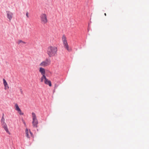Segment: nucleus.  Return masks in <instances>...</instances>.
I'll return each mask as SVG.
<instances>
[{
  "label": "nucleus",
  "mask_w": 149,
  "mask_h": 149,
  "mask_svg": "<svg viewBox=\"0 0 149 149\" xmlns=\"http://www.w3.org/2000/svg\"><path fill=\"white\" fill-rule=\"evenodd\" d=\"M57 51V47L50 46L47 49V54L49 57L53 56L56 54Z\"/></svg>",
  "instance_id": "nucleus-1"
},
{
  "label": "nucleus",
  "mask_w": 149,
  "mask_h": 149,
  "mask_svg": "<svg viewBox=\"0 0 149 149\" xmlns=\"http://www.w3.org/2000/svg\"><path fill=\"white\" fill-rule=\"evenodd\" d=\"M62 40L63 42V45L64 48L66 49L68 51L70 52L72 49L69 47L66 38L64 35H63L62 37Z\"/></svg>",
  "instance_id": "nucleus-2"
},
{
  "label": "nucleus",
  "mask_w": 149,
  "mask_h": 149,
  "mask_svg": "<svg viewBox=\"0 0 149 149\" xmlns=\"http://www.w3.org/2000/svg\"><path fill=\"white\" fill-rule=\"evenodd\" d=\"M32 114L33 117L32 124L34 127H36L38 123V120L36 118L35 113L33 112Z\"/></svg>",
  "instance_id": "nucleus-3"
},
{
  "label": "nucleus",
  "mask_w": 149,
  "mask_h": 149,
  "mask_svg": "<svg viewBox=\"0 0 149 149\" xmlns=\"http://www.w3.org/2000/svg\"><path fill=\"white\" fill-rule=\"evenodd\" d=\"M41 22L42 24H45L47 22V19L46 14H42L40 16Z\"/></svg>",
  "instance_id": "nucleus-4"
},
{
  "label": "nucleus",
  "mask_w": 149,
  "mask_h": 149,
  "mask_svg": "<svg viewBox=\"0 0 149 149\" xmlns=\"http://www.w3.org/2000/svg\"><path fill=\"white\" fill-rule=\"evenodd\" d=\"M1 125L2 127L4 128L6 132L9 134H10V133L8 128L7 126L6 123L5 122H3L2 123H1Z\"/></svg>",
  "instance_id": "nucleus-5"
},
{
  "label": "nucleus",
  "mask_w": 149,
  "mask_h": 149,
  "mask_svg": "<svg viewBox=\"0 0 149 149\" xmlns=\"http://www.w3.org/2000/svg\"><path fill=\"white\" fill-rule=\"evenodd\" d=\"M6 13L7 18L8 19V20L10 21L12 18L13 13L9 11H6Z\"/></svg>",
  "instance_id": "nucleus-6"
},
{
  "label": "nucleus",
  "mask_w": 149,
  "mask_h": 149,
  "mask_svg": "<svg viewBox=\"0 0 149 149\" xmlns=\"http://www.w3.org/2000/svg\"><path fill=\"white\" fill-rule=\"evenodd\" d=\"M45 83L47 85H48L49 86H51L52 85L51 82L49 80L47 79H46L45 80Z\"/></svg>",
  "instance_id": "nucleus-7"
},
{
  "label": "nucleus",
  "mask_w": 149,
  "mask_h": 149,
  "mask_svg": "<svg viewBox=\"0 0 149 149\" xmlns=\"http://www.w3.org/2000/svg\"><path fill=\"white\" fill-rule=\"evenodd\" d=\"M39 72L41 73L42 75L45 74V70L44 68L42 67L40 68Z\"/></svg>",
  "instance_id": "nucleus-8"
},
{
  "label": "nucleus",
  "mask_w": 149,
  "mask_h": 149,
  "mask_svg": "<svg viewBox=\"0 0 149 149\" xmlns=\"http://www.w3.org/2000/svg\"><path fill=\"white\" fill-rule=\"evenodd\" d=\"M40 66H42L43 67H45L47 66L48 65L47 64V63L45 62L44 61H43L39 65Z\"/></svg>",
  "instance_id": "nucleus-9"
},
{
  "label": "nucleus",
  "mask_w": 149,
  "mask_h": 149,
  "mask_svg": "<svg viewBox=\"0 0 149 149\" xmlns=\"http://www.w3.org/2000/svg\"><path fill=\"white\" fill-rule=\"evenodd\" d=\"M44 61L46 62L47 65H49L50 63V60L48 58H46L45 61Z\"/></svg>",
  "instance_id": "nucleus-10"
},
{
  "label": "nucleus",
  "mask_w": 149,
  "mask_h": 149,
  "mask_svg": "<svg viewBox=\"0 0 149 149\" xmlns=\"http://www.w3.org/2000/svg\"><path fill=\"white\" fill-rule=\"evenodd\" d=\"M3 80L4 85V86L5 87H6L8 85L7 83L4 79H3Z\"/></svg>",
  "instance_id": "nucleus-11"
},
{
  "label": "nucleus",
  "mask_w": 149,
  "mask_h": 149,
  "mask_svg": "<svg viewBox=\"0 0 149 149\" xmlns=\"http://www.w3.org/2000/svg\"><path fill=\"white\" fill-rule=\"evenodd\" d=\"M25 132H26V136L28 138H29V132H28V130L26 129V130H25Z\"/></svg>",
  "instance_id": "nucleus-12"
},
{
  "label": "nucleus",
  "mask_w": 149,
  "mask_h": 149,
  "mask_svg": "<svg viewBox=\"0 0 149 149\" xmlns=\"http://www.w3.org/2000/svg\"><path fill=\"white\" fill-rule=\"evenodd\" d=\"M15 106L16 107V109H15V110H17V111H19L20 110V109L19 107L18 106V105L17 104H15Z\"/></svg>",
  "instance_id": "nucleus-13"
},
{
  "label": "nucleus",
  "mask_w": 149,
  "mask_h": 149,
  "mask_svg": "<svg viewBox=\"0 0 149 149\" xmlns=\"http://www.w3.org/2000/svg\"><path fill=\"white\" fill-rule=\"evenodd\" d=\"M58 85L57 84H55L54 85V91L57 88V87L58 86Z\"/></svg>",
  "instance_id": "nucleus-14"
},
{
  "label": "nucleus",
  "mask_w": 149,
  "mask_h": 149,
  "mask_svg": "<svg viewBox=\"0 0 149 149\" xmlns=\"http://www.w3.org/2000/svg\"><path fill=\"white\" fill-rule=\"evenodd\" d=\"M42 75V76L41 77V79H44L45 80L46 79H47V78H46V77L45 75V74H43V75Z\"/></svg>",
  "instance_id": "nucleus-15"
},
{
  "label": "nucleus",
  "mask_w": 149,
  "mask_h": 149,
  "mask_svg": "<svg viewBox=\"0 0 149 149\" xmlns=\"http://www.w3.org/2000/svg\"><path fill=\"white\" fill-rule=\"evenodd\" d=\"M5 122V118L3 116H2V118L1 119V123H2L3 122Z\"/></svg>",
  "instance_id": "nucleus-16"
},
{
  "label": "nucleus",
  "mask_w": 149,
  "mask_h": 149,
  "mask_svg": "<svg viewBox=\"0 0 149 149\" xmlns=\"http://www.w3.org/2000/svg\"><path fill=\"white\" fill-rule=\"evenodd\" d=\"M18 111V112L19 114L20 115H23L24 113H22L21 110L20 109L19 111Z\"/></svg>",
  "instance_id": "nucleus-17"
},
{
  "label": "nucleus",
  "mask_w": 149,
  "mask_h": 149,
  "mask_svg": "<svg viewBox=\"0 0 149 149\" xmlns=\"http://www.w3.org/2000/svg\"><path fill=\"white\" fill-rule=\"evenodd\" d=\"M23 41H22V40H18V41L17 42V43L19 44H20L21 43H22Z\"/></svg>",
  "instance_id": "nucleus-18"
},
{
  "label": "nucleus",
  "mask_w": 149,
  "mask_h": 149,
  "mask_svg": "<svg viewBox=\"0 0 149 149\" xmlns=\"http://www.w3.org/2000/svg\"><path fill=\"white\" fill-rule=\"evenodd\" d=\"M26 16L27 17H28L29 16H28V13H27L26 14Z\"/></svg>",
  "instance_id": "nucleus-19"
},
{
  "label": "nucleus",
  "mask_w": 149,
  "mask_h": 149,
  "mask_svg": "<svg viewBox=\"0 0 149 149\" xmlns=\"http://www.w3.org/2000/svg\"><path fill=\"white\" fill-rule=\"evenodd\" d=\"M30 134H31V135H32V134H33L30 131Z\"/></svg>",
  "instance_id": "nucleus-20"
},
{
  "label": "nucleus",
  "mask_w": 149,
  "mask_h": 149,
  "mask_svg": "<svg viewBox=\"0 0 149 149\" xmlns=\"http://www.w3.org/2000/svg\"><path fill=\"white\" fill-rule=\"evenodd\" d=\"M22 43H24V44H26V42H24V41H23V42H22Z\"/></svg>",
  "instance_id": "nucleus-21"
},
{
  "label": "nucleus",
  "mask_w": 149,
  "mask_h": 149,
  "mask_svg": "<svg viewBox=\"0 0 149 149\" xmlns=\"http://www.w3.org/2000/svg\"><path fill=\"white\" fill-rule=\"evenodd\" d=\"M43 79H41V82H42L43 81Z\"/></svg>",
  "instance_id": "nucleus-22"
},
{
  "label": "nucleus",
  "mask_w": 149,
  "mask_h": 149,
  "mask_svg": "<svg viewBox=\"0 0 149 149\" xmlns=\"http://www.w3.org/2000/svg\"><path fill=\"white\" fill-rule=\"evenodd\" d=\"M2 116H3V117H4V114L3 113Z\"/></svg>",
  "instance_id": "nucleus-23"
},
{
  "label": "nucleus",
  "mask_w": 149,
  "mask_h": 149,
  "mask_svg": "<svg viewBox=\"0 0 149 149\" xmlns=\"http://www.w3.org/2000/svg\"><path fill=\"white\" fill-rule=\"evenodd\" d=\"M104 15H105V16H106V13H105L104 14Z\"/></svg>",
  "instance_id": "nucleus-24"
}]
</instances>
